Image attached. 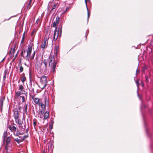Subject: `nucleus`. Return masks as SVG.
I'll return each instance as SVG.
<instances>
[{
    "instance_id": "5701e85b",
    "label": "nucleus",
    "mask_w": 153,
    "mask_h": 153,
    "mask_svg": "<svg viewBox=\"0 0 153 153\" xmlns=\"http://www.w3.org/2000/svg\"><path fill=\"white\" fill-rule=\"evenodd\" d=\"M32 2L31 1H29L28 4L27 6V9H30L31 7V4Z\"/></svg>"
},
{
    "instance_id": "4468645a",
    "label": "nucleus",
    "mask_w": 153,
    "mask_h": 153,
    "mask_svg": "<svg viewBox=\"0 0 153 153\" xmlns=\"http://www.w3.org/2000/svg\"><path fill=\"white\" fill-rule=\"evenodd\" d=\"M43 114H44L43 115V120L44 121L46 119L49 117V112L47 111L46 112H45Z\"/></svg>"
},
{
    "instance_id": "37998d69",
    "label": "nucleus",
    "mask_w": 153,
    "mask_h": 153,
    "mask_svg": "<svg viewBox=\"0 0 153 153\" xmlns=\"http://www.w3.org/2000/svg\"><path fill=\"white\" fill-rule=\"evenodd\" d=\"M142 86L143 87L144 86V84L143 83H142Z\"/></svg>"
},
{
    "instance_id": "a878e982",
    "label": "nucleus",
    "mask_w": 153,
    "mask_h": 153,
    "mask_svg": "<svg viewBox=\"0 0 153 153\" xmlns=\"http://www.w3.org/2000/svg\"><path fill=\"white\" fill-rule=\"evenodd\" d=\"M23 71V68L22 66H21L19 68V71L20 72H22Z\"/></svg>"
},
{
    "instance_id": "423d86ee",
    "label": "nucleus",
    "mask_w": 153,
    "mask_h": 153,
    "mask_svg": "<svg viewBox=\"0 0 153 153\" xmlns=\"http://www.w3.org/2000/svg\"><path fill=\"white\" fill-rule=\"evenodd\" d=\"M8 128L11 131L13 132V134L16 136H18L20 134H24V131H21V132L19 131L18 130L16 129V128L14 126H11L9 125Z\"/></svg>"
},
{
    "instance_id": "72a5a7b5",
    "label": "nucleus",
    "mask_w": 153,
    "mask_h": 153,
    "mask_svg": "<svg viewBox=\"0 0 153 153\" xmlns=\"http://www.w3.org/2000/svg\"><path fill=\"white\" fill-rule=\"evenodd\" d=\"M29 76L30 78L31 79V73H29Z\"/></svg>"
},
{
    "instance_id": "6ab92c4d",
    "label": "nucleus",
    "mask_w": 153,
    "mask_h": 153,
    "mask_svg": "<svg viewBox=\"0 0 153 153\" xmlns=\"http://www.w3.org/2000/svg\"><path fill=\"white\" fill-rule=\"evenodd\" d=\"M21 80L22 82H24L26 80V78L25 76L23 75L22 76L21 78Z\"/></svg>"
},
{
    "instance_id": "a19ab883",
    "label": "nucleus",
    "mask_w": 153,
    "mask_h": 153,
    "mask_svg": "<svg viewBox=\"0 0 153 153\" xmlns=\"http://www.w3.org/2000/svg\"><path fill=\"white\" fill-rule=\"evenodd\" d=\"M46 142H47V140H44V143H45Z\"/></svg>"
},
{
    "instance_id": "f704fd0d",
    "label": "nucleus",
    "mask_w": 153,
    "mask_h": 153,
    "mask_svg": "<svg viewBox=\"0 0 153 153\" xmlns=\"http://www.w3.org/2000/svg\"><path fill=\"white\" fill-rule=\"evenodd\" d=\"M18 109L19 110L21 111L22 109V107L20 106H19L18 107Z\"/></svg>"
},
{
    "instance_id": "473e14b6",
    "label": "nucleus",
    "mask_w": 153,
    "mask_h": 153,
    "mask_svg": "<svg viewBox=\"0 0 153 153\" xmlns=\"http://www.w3.org/2000/svg\"><path fill=\"white\" fill-rule=\"evenodd\" d=\"M145 77L146 78V81L147 82H149V79H148V76H146Z\"/></svg>"
},
{
    "instance_id": "79ce46f5",
    "label": "nucleus",
    "mask_w": 153,
    "mask_h": 153,
    "mask_svg": "<svg viewBox=\"0 0 153 153\" xmlns=\"http://www.w3.org/2000/svg\"><path fill=\"white\" fill-rule=\"evenodd\" d=\"M5 59V58H4L2 60V61H1V62H2L4 60V59Z\"/></svg>"
},
{
    "instance_id": "cd10ccee",
    "label": "nucleus",
    "mask_w": 153,
    "mask_h": 153,
    "mask_svg": "<svg viewBox=\"0 0 153 153\" xmlns=\"http://www.w3.org/2000/svg\"><path fill=\"white\" fill-rule=\"evenodd\" d=\"M27 104L25 105V113H27Z\"/></svg>"
},
{
    "instance_id": "c03bdc74",
    "label": "nucleus",
    "mask_w": 153,
    "mask_h": 153,
    "mask_svg": "<svg viewBox=\"0 0 153 153\" xmlns=\"http://www.w3.org/2000/svg\"><path fill=\"white\" fill-rule=\"evenodd\" d=\"M32 0H30L29 1H31V2H32Z\"/></svg>"
},
{
    "instance_id": "412c9836",
    "label": "nucleus",
    "mask_w": 153,
    "mask_h": 153,
    "mask_svg": "<svg viewBox=\"0 0 153 153\" xmlns=\"http://www.w3.org/2000/svg\"><path fill=\"white\" fill-rule=\"evenodd\" d=\"M7 136V131L4 132L3 135V141L5 140V138Z\"/></svg>"
},
{
    "instance_id": "f03ea898",
    "label": "nucleus",
    "mask_w": 153,
    "mask_h": 153,
    "mask_svg": "<svg viewBox=\"0 0 153 153\" xmlns=\"http://www.w3.org/2000/svg\"><path fill=\"white\" fill-rule=\"evenodd\" d=\"M59 18L58 16H57L56 18L55 21L53 22L52 25L53 27L55 28L54 30L53 36V39L55 41L57 40L59 36V29H57V25L59 24Z\"/></svg>"
},
{
    "instance_id": "0eeeda50",
    "label": "nucleus",
    "mask_w": 153,
    "mask_h": 153,
    "mask_svg": "<svg viewBox=\"0 0 153 153\" xmlns=\"http://www.w3.org/2000/svg\"><path fill=\"white\" fill-rule=\"evenodd\" d=\"M19 91L16 92V94L17 97H19L22 94H25V91L24 90V87L22 85H19Z\"/></svg>"
},
{
    "instance_id": "e433bc0d",
    "label": "nucleus",
    "mask_w": 153,
    "mask_h": 153,
    "mask_svg": "<svg viewBox=\"0 0 153 153\" xmlns=\"http://www.w3.org/2000/svg\"><path fill=\"white\" fill-rule=\"evenodd\" d=\"M34 33V31H32V32H31V35L32 36L33 35V34Z\"/></svg>"
},
{
    "instance_id": "2f4dec72",
    "label": "nucleus",
    "mask_w": 153,
    "mask_h": 153,
    "mask_svg": "<svg viewBox=\"0 0 153 153\" xmlns=\"http://www.w3.org/2000/svg\"><path fill=\"white\" fill-rule=\"evenodd\" d=\"M69 9V8L68 7H66L65 11H64V13H66V12H67V11Z\"/></svg>"
},
{
    "instance_id": "f3484780",
    "label": "nucleus",
    "mask_w": 153,
    "mask_h": 153,
    "mask_svg": "<svg viewBox=\"0 0 153 153\" xmlns=\"http://www.w3.org/2000/svg\"><path fill=\"white\" fill-rule=\"evenodd\" d=\"M5 149H6V153H12V151L10 149V147H5Z\"/></svg>"
},
{
    "instance_id": "dca6fc26",
    "label": "nucleus",
    "mask_w": 153,
    "mask_h": 153,
    "mask_svg": "<svg viewBox=\"0 0 153 153\" xmlns=\"http://www.w3.org/2000/svg\"><path fill=\"white\" fill-rule=\"evenodd\" d=\"M4 100V98H0V107H1V109H2V108L3 103Z\"/></svg>"
},
{
    "instance_id": "bb28decb",
    "label": "nucleus",
    "mask_w": 153,
    "mask_h": 153,
    "mask_svg": "<svg viewBox=\"0 0 153 153\" xmlns=\"http://www.w3.org/2000/svg\"><path fill=\"white\" fill-rule=\"evenodd\" d=\"M25 53V50H23L21 53V55L22 56L24 57V53Z\"/></svg>"
},
{
    "instance_id": "f257e3e1",
    "label": "nucleus",
    "mask_w": 153,
    "mask_h": 153,
    "mask_svg": "<svg viewBox=\"0 0 153 153\" xmlns=\"http://www.w3.org/2000/svg\"><path fill=\"white\" fill-rule=\"evenodd\" d=\"M39 114L40 117L41 118L42 115L46 110V106L48 105V101L47 100V98L45 97L44 99H41L40 102L39 104Z\"/></svg>"
},
{
    "instance_id": "6e6552de",
    "label": "nucleus",
    "mask_w": 153,
    "mask_h": 153,
    "mask_svg": "<svg viewBox=\"0 0 153 153\" xmlns=\"http://www.w3.org/2000/svg\"><path fill=\"white\" fill-rule=\"evenodd\" d=\"M14 119L16 123L18 125L19 127L21 130V131H25V128H23L22 126L23 123L20 120L19 118ZM25 132L27 133V129L25 130Z\"/></svg>"
},
{
    "instance_id": "1a4fd4ad",
    "label": "nucleus",
    "mask_w": 153,
    "mask_h": 153,
    "mask_svg": "<svg viewBox=\"0 0 153 153\" xmlns=\"http://www.w3.org/2000/svg\"><path fill=\"white\" fill-rule=\"evenodd\" d=\"M46 36L45 35L44 38V41L40 45V47L43 49L44 50L45 48H46L48 45V41L49 39V37H46Z\"/></svg>"
},
{
    "instance_id": "f8f14e48",
    "label": "nucleus",
    "mask_w": 153,
    "mask_h": 153,
    "mask_svg": "<svg viewBox=\"0 0 153 153\" xmlns=\"http://www.w3.org/2000/svg\"><path fill=\"white\" fill-rule=\"evenodd\" d=\"M11 144L10 143V137H8L6 141V147H10Z\"/></svg>"
},
{
    "instance_id": "c85d7f7f",
    "label": "nucleus",
    "mask_w": 153,
    "mask_h": 153,
    "mask_svg": "<svg viewBox=\"0 0 153 153\" xmlns=\"http://www.w3.org/2000/svg\"><path fill=\"white\" fill-rule=\"evenodd\" d=\"M40 20L39 19V18H38L37 19V20H36V23L37 25L38 24V23L39 22H40Z\"/></svg>"
},
{
    "instance_id": "ddd939ff",
    "label": "nucleus",
    "mask_w": 153,
    "mask_h": 153,
    "mask_svg": "<svg viewBox=\"0 0 153 153\" xmlns=\"http://www.w3.org/2000/svg\"><path fill=\"white\" fill-rule=\"evenodd\" d=\"M90 1V0H85V4L86 5V7L87 8V10L88 11V17H87V20L88 21L89 18L90 16V12L88 11V9L87 7V2H89Z\"/></svg>"
},
{
    "instance_id": "7c9ffc66",
    "label": "nucleus",
    "mask_w": 153,
    "mask_h": 153,
    "mask_svg": "<svg viewBox=\"0 0 153 153\" xmlns=\"http://www.w3.org/2000/svg\"><path fill=\"white\" fill-rule=\"evenodd\" d=\"M135 82L137 85V86H138L139 85V80H137L135 81Z\"/></svg>"
},
{
    "instance_id": "4c0bfd02",
    "label": "nucleus",
    "mask_w": 153,
    "mask_h": 153,
    "mask_svg": "<svg viewBox=\"0 0 153 153\" xmlns=\"http://www.w3.org/2000/svg\"><path fill=\"white\" fill-rule=\"evenodd\" d=\"M58 46H56V50L57 51V50H58Z\"/></svg>"
},
{
    "instance_id": "39448f33",
    "label": "nucleus",
    "mask_w": 153,
    "mask_h": 153,
    "mask_svg": "<svg viewBox=\"0 0 153 153\" xmlns=\"http://www.w3.org/2000/svg\"><path fill=\"white\" fill-rule=\"evenodd\" d=\"M40 79V84L39 86V88L43 89L45 88L48 83L47 77L45 76H42Z\"/></svg>"
},
{
    "instance_id": "a211bd4d",
    "label": "nucleus",
    "mask_w": 153,
    "mask_h": 153,
    "mask_svg": "<svg viewBox=\"0 0 153 153\" xmlns=\"http://www.w3.org/2000/svg\"><path fill=\"white\" fill-rule=\"evenodd\" d=\"M57 3H55L54 4L53 6L52 7L51 9L50 10V12H51L52 11H55V10H54L56 7V5H57Z\"/></svg>"
},
{
    "instance_id": "58836bf2",
    "label": "nucleus",
    "mask_w": 153,
    "mask_h": 153,
    "mask_svg": "<svg viewBox=\"0 0 153 153\" xmlns=\"http://www.w3.org/2000/svg\"><path fill=\"white\" fill-rule=\"evenodd\" d=\"M137 93H138V97H139V99H140H140H141V97H140L139 96V94H138V91H137Z\"/></svg>"
},
{
    "instance_id": "9b49d317",
    "label": "nucleus",
    "mask_w": 153,
    "mask_h": 153,
    "mask_svg": "<svg viewBox=\"0 0 153 153\" xmlns=\"http://www.w3.org/2000/svg\"><path fill=\"white\" fill-rule=\"evenodd\" d=\"M31 97L33 100V101L35 104H39L41 100V99H40L39 98L35 97L33 95L31 96Z\"/></svg>"
},
{
    "instance_id": "4be33fe9",
    "label": "nucleus",
    "mask_w": 153,
    "mask_h": 153,
    "mask_svg": "<svg viewBox=\"0 0 153 153\" xmlns=\"http://www.w3.org/2000/svg\"><path fill=\"white\" fill-rule=\"evenodd\" d=\"M47 60H46V59H44L43 60V63L45 65V68H46L47 66Z\"/></svg>"
},
{
    "instance_id": "c9c22d12",
    "label": "nucleus",
    "mask_w": 153,
    "mask_h": 153,
    "mask_svg": "<svg viewBox=\"0 0 153 153\" xmlns=\"http://www.w3.org/2000/svg\"><path fill=\"white\" fill-rule=\"evenodd\" d=\"M140 73V71L139 70H137L136 71V73L139 74Z\"/></svg>"
},
{
    "instance_id": "7ed1b4c3",
    "label": "nucleus",
    "mask_w": 153,
    "mask_h": 153,
    "mask_svg": "<svg viewBox=\"0 0 153 153\" xmlns=\"http://www.w3.org/2000/svg\"><path fill=\"white\" fill-rule=\"evenodd\" d=\"M49 63V65L52 68V72L53 73L55 72V69L56 66V62H55L54 57L53 56H50L47 59Z\"/></svg>"
},
{
    "instance_id": "c756f323",
    "label": "nucleus",
    "mask_w": 153,
    "mask_h": 153,
    "mask_svg": "<svg viewBox=\"0 0 153 153\" xmlns=\"http://www.w3.org/2000/svg\"><path fill=\"white\" fill-rule=\"evenodd\" d=\"M28 137V134H27V135H26L24 136L23 137H22L21 138H24V139L25 138L27 137Z\"/></svg>"
},
{
    "instance_id": "aec40b11",
    "label": "nucleus",
    "mask_w": 153,
    "mask_h": 153,
    "mask_svg": "<svg viewBox=\"0 0 153 153\" xmlns=\"http://www.w3.org/2000/svg\"><path fill=\"white\" fill-rule=\"evenodd\" d=\"M6 76H7V71L5 70L4 72V75L3 76V80L4 81L6 78Z\"/></svg>"
},
{
    "instance_id": "20e7f679",
    "label": "nucleus",
    "mask_w": 153,
    "mask_h": 153,
    "mask_svg": "<svg viewBox=\"0 0 153 153\" xmlns=\"http://www.w3.org/2000/svg\"><path fill=\"white\" fill-rule=\"evenodd\" d=\"M32 47L31 45H30L28 47L27 51V54L25 56L26 59L28 61L29 59L32 60H33L35 55V51H34L33 54L30 56L31 53L32 52Z\"/></svg>"
},
{
    "instance_id": "9d476101",
    "label": "nucleus",
    "mask_w": 153,
    "mask_h": 153,
    "mask_svg": "<svg viewBox=\"0 0 153 153\" xmlns=\"http://www.w3.org/2000/svg\"><path fill=\"white\" fill-rule=\"evenodd\" d=\"M13 116L14 119L19 118V113L17 108H14L13 110Z\"/></svg>"
},
{
    "instance_id": "a18cd8bd",
    "label": "nucleus",
    "mask_w": 153,
    "mask_h": 153,
    "mask_svg": "<svg viewBox=\"0 0 153 153\" xmlns=\"http://www.w3.org/2000/svg\"><path fill=\"white\" fill-rule=\"evenodd\" d=\"M43 153H44V151H43Z\"/></svg>"
},
{
    "instance_id": "393cba45",
    "label": "nucleus",
    "mask_w": 153,
    "mask_h": 153,
    "mask_svg": "<svg viewBox=\"0 0 153 153\" xmlns=\"http://www.w3.org/2000/svg\"><path fill=\"white\" fill-rule=\"evenodd\" d=\"M20 97L22 98V101L23 102H25V97L24 96H21Z\"/></svg>"
},
{
    "instance_id": "2eb2a0df",
    "label": "nucleus",
    "mask_w": 153,
    "mask_h": 153,
    "mask_svg": "<svg viewBox=\"0 0 153 153\" xmlns=\"http://www.w3.org/2000/svg\"><path fill=\"white\" fill-rule=\"evenodd\" d=\"M19 138H16L15 139V141L18 143H19L20 142L23 141L24 140V138H22L20 137H19Z\"/></svg>"
},
{
    "instance_id": "ea45409f",
    "label": "nucleus",
    "mask_w": 153,
    "mask_h": 153,
    "mask_svg": "<svg viewBox=\"0 0 153 153\" xmlns=\"http://www.w3.org/2000/svg\"><path fill=\"white\" fill-rule=\"evenodd\" d=\"M40 63L39 66H40V65H41V64H42V61H40Z\"/></svg>"
},
{
    "instance_id": "b1692460",
    "label": "nucleus",
    "mask_w": 153,
    "mask_h": 153,
    "mask_svg": "<svg viewBox=\"0 0 153 153\" xmlns=\"http://www.w3.org/2000/svg\"><path fill=\"white\" fill-rule=\"evenodd\" d=\"M33 121V125L34 128H35L36 126V119H34Z\"/></svg>"
}]
</instances>
